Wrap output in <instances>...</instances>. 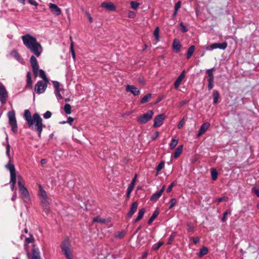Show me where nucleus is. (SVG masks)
I'll return each instance as SVG.
<instances>
[{
    "mask_svg": "<svg viewBox=\"0 0 259 259\" xmlns=\"http://www.w3.org/2000/svg\"><path fill=\"white\" fill-rule=\"evenodd\" d=\"M23 117L26 121L28 127L36 132L39 138L41 137L43 125L42 119L37 113H34L32 116L28 109L24 110Z\"/></svg>",
    "mask_w": 259,
    "mask_h": 259,
    "instance_id": "1",
    "label": "nucleus"
},
{
    "mask_svg": "<svg viewBox=\"0 0 259 259\" xmlns=\"http://www.w3.org/2000/svg\"><path fill=\"white\" fill-rule=\"evenodd\" d=\"M22 39L23 44L36 57H38L40 55L42 52V48L35 37L26 34L22 36Z\"/></svg>",
    "mask_w": 259,
    "mask_h": 259,
    "instance_id": "2",
    "label": "nucleus"
},
{
    "mask_svg": "<svg viewBox=\"0 0 259 259\" xmlns=\"http://www.w3.org/2000/svg\"><path fill=\"white\" fill-rule=\"evenodd\" d=\"M18 185L19 191L21 195V198L24 199V202L26 203L30 200V197L27 189L24 186L23 180L20 176H18Z\"/></svg>",
    "mask_w": 259,
    "mask_h": 259,
    "instance_id": "3",
    "label": "nucleus"
},
{
    "mask_svg": "<svg viewBox=\"0 0 259 259\" xmlns=\"http://www.w3.org/2000/svg\"><path fill=\"white\" fill-rule=\"evenodd\" d=\"M6 168L10 172V185L11 189L12 191L14 190L15 186L16 183V173L14 165L9 162L6 166Z\"/></svg>",
    "mask_w": 259,
    "mask_h": 259,
    "instance_id": "4",
    "label": "nucleus"
},
{
    "mask_svg": "<svg viewBox=\"0 0 259 259\" xmlns=\"http://www.w3.org/2000/svg\"><path fill=\"white\" fill-rule=\"evenodd\" d=\"M70 242L67 238L62 242L61 248L67 259H72V255L70 249Z\"/></svg>",
    "mask_w": 259,
    "mask_h": 259,
    "instance_id": "5",
    "label": "nucleus"
},
{
    "mask_svg": "<svg viewBox=\"0 0 259 259\" xmlns=\"http://www.w3.org/2000/svg\"><path fill=\"white\" fill-rule=\"evenodd\" d=\"M8 116L9 118V123L11 127L12 132L14 133H16L18 131V126L15 111L12 110L9 111L8 113Z\"/></svg>",
    "mask_w": 259,
    "mask_h": 259,
    "instance_id": "6",
    "label": "nucleus"
},
{
    "mask_svg": "<svg viewBox=\"0 0 259 259\" xmlns=\"http://www.w3.org/2000/svg\"><path fill=\"white\" fill-rule=\"evenodd\" d=\"M153 114V111L149 110L146 113L139 116L137 121L140 124H145L152 118Z\"/></svg>",
    "mask_w": 259,
    "mask_h": 259,
    "instance_id": "7",
    "label": "nucleus"
},
{
    "mask_svg": "<svg viewBox=\"0 0 259 259\" xmlns=\"http://www.w3.org/2000/svg\"><path fill=\"white\" fill-rule=\"evenodd\" d=\"M49 81L45 80H39L37 82L35 85L34 90L37 94H40L43 93L48 85Z\"/></svg>",
    "mask_w": 259,
    "mask_h": 259,
    "instance_id": "8",
    "label": "nucleus"
},
{
    "mask_svg": "<svg viewBox=\"0 0 259 259\" xmlns=\"http://www.w3.org/2000/svg\"><path fill=\"white\" fill-rule=\"evenodd\" d=\"M8 98V92L3 85L0 84V102L2 104L6 103Z\"/></svg>",
    "mask_w": 259,
    "mask_h": 259,
    "instance_id": "9",
    "label": "nucleus"
},
{
    "mask_svg": "<svg viewBox=\"0 0 259 259\" xmlns=\"http://www.w3.org/2000/svg\"><path fill=\"white\" fill-rule=\"evenodd\" d=\"M30 62L32 66V71L33 74L35 77L38 76V71L39 65L37 63V61L35 57L31 56L30 59Z\"/></svg>",
    "mask_w": 259,
    "mask_h": 259,
    "instance_id": "10",
    "label": "nucleus"
},
{
    "mask_svg": "<svg viewBox=\"0 0 259 259\" xmlns=\"http://www.w3.org/2000/svg\"><path fill=\"white\" fill-rule=\"evenodd\" d=\"M165 118V115L163 113L156 116L154 119V124L153 126L154 127L160 126L163 124Z\"/></svg>",
    "mask_w": 259,
    "mask_h": 259,
    "instance_id": "11",
    "label": "nucleus"
},
{
    "mask_svg": "<svg viewBox=\"0 0 259 259\" xmlns=\"http://www.w3.org/2000/svg\"><path fill=\"white\" fill-rule=\"evenodd\" d=\"M27 254L29 259H41L39 249L35 248L34 245H33L31 258L30 253L28 251H27Z\"/></svg>",
    "mask_w": 259,
    "mask_h": 259,
    "instance_id": "12",
    "label": "nucleus"
},
{
    "mask_svg": "<svg viewBox=\"0 0 259 259\" xmlns=\"http://www.w3.org/2000/svg\"><path fill=\"white\" fill-rule=\"evenodd\" d=\"M228 46L227 42L224 41L222 43H213L209 46V50H212L216 49H220L222 50H225L227 48Z\"/></svg>",
    "mask_w": 259,
    "mask_h": 259,
    "instance_id": "13",
    "label": "nucleus"
},
{
    "mask_svg": "<svg viewBox=\"0 0 259 259\" xmlns=\"http://www.w3.org/2000/svg\"><path fill=\"white\" fill-rule=\"evenodd\" d=\"M41 206L43 207L45 212L48 214L50 212V202L48 197L40 198Z\"/></svg>",
    "mask_w": 259,
    "mask_h": 259,
    "instance_id": "14",
    "label": "nucleus"
},
{
    "mask_svg": "<svg viewBox=\"0 0 259 259\" xmlns=\"http://www.w3.org/2000/svg\"><path fill=\"white\" fill-rule=\"evenodd\" d=\"M125 91L127 92L132 93L134 96H138L140 95V90L133 85L127 84L125 87Z\"/></svg>",
    "mask_w": 259,
    "mask_h": 259,
    "instance_id": "15",
    "label": "nucleus"
},
{
    "mask_svg": "<svg viewBox=\"0 0 259 259\" xmlns=\"http://www.w3.org/2000/svg\"><path fill=\"white\" fill-rule=\"evenodd\" d=\"M138 204L137 202H133L130 207V210L127 212L126 215V219H131L133 214L136 212L138 208Z\"/></svg>",
    "mask_w": 259,
    "mask_h": 259,
    "instance_id": "16",
    "label": "nucleus"
},
{
    "mask_svg": "<svg viewBox=\"0 0 259 259\" xmlns=\"http://www.w3.org/2000/svg\"><path fill=\"white\" fill-rule=\"evenodd\" d=\"M165 188V186L163 185L162 187V188L158 192L154 193L150 198V200L152 201H157L159 198L161 196L162 194L163 193L164 189Z\"/></svg>",
    "mask_w": 259,
    "mask_h": 259,
    "instance_id": "17",
    "label": "nucleus"
},
{
    "mask_svg": "<svg viewBox=\"0 0 259 259\" xmlns=\"http://www.w3.org/2000/svg\"><path fill=\"white\" fill-rule=\"evenodd\" d=\"M49 8L51 12L58 16L61 14V10L60 8L58 7V6L56 4L50 3L49 5Z\"/></svg>",
    "mask_w": 259,
    "mask_h": 259,
    "instance_id": "18",
    "label": "nucleus"
},
{
    "mask_svg": "<svg viewBox=\"0 0 259 259\" xmlns=\"http://www.w3.org/2000/svg\"><path fill=\"white\" fill-rule=\"evenodd\" d=\"M101 6L102 8H104L106 9V10L110 11H114L116 10L115 6L112 3H111V2H109V3L103 2L101 4Z\"/></svg>",
    "mask_w": 259,
    "mask_h": 259,
    "instance_id": "19",
    "label": "nucleus"
},
{
    "mask_svg": "<svg viewBox=\"0 0 259 259\" xmlns=\"http://www.w3.org/2000/svg\"><path fill=\"white\" fill-rule=\"evenodd\" d=\"M210 124L209 122H204L200 126L197 134V137H199L203 134L210 127Z\"/></svg>",
    "mask_w": 259,
    "mask_h": 259,
    "instance_id": "20",
    "label": "nucleus"
},
{
    "mask_svg": "<svg viewBox=\"0 0 259 259\" xmlns=\"http://www.w3.org/2000/svg\"><path fill=\"white\" fill-rule=\"evenodd\" d=\"M185 76V71L183 70L181 74L179 75V76L177 78L176 80L175 81L174 83V86L175 88L177 89L179 88L180 86L182 81L184 79V78Z\"/></svg>",
    "mask_w": 259,
    "mask_h": 259,
    "instance_id": "21",
    "label": "nucleus"
},
{
    "mask_svg": "<svg viewBox=\"0 0 259 259\" xmlns=\"http://www.w3.org/2000/svg\"><path fill=\"white\" fill-rule=\"evenodd\" d=\"M182 45L178 38H175L172 43V49L176 53H178L181 49Z\"/></svg>",
    "mask_w": 259,
    "mask_h": 259,
    "instance_id": "22",
    "label": "nucleus"
},
{
    "mask_svg": "<svg viewBox=\"0 0 259 259\" xmlns=\"http://www.w3.org/2000/svg\"><path fill=\"white\" fill-rule=\"evenodd\" d=\"M145 212V208L140 209L139 210L138 217H137V218H136L134 220L133 223H136L138 222H139L140 220H141L143 218Z\"/></svg>",
    "mask_w": 259,
    "mask_h": 259,
    "instance_id": "23",
    "label": "nucleus"
},
{
    "mask_svg": "<svg viewBox=\"0 0 259 259\" xmlns=\"http://www.w3.org/2000/svg\"><path fill=\"white\" fill-rule=\"evenodd\" d=\"M27 82L26 87L29 89L32 88V81L31 79V75L30 72H28L26 75Z\"/></svg>",
    "mask_w": 259,
    "mask_h": 259,
    "instance_id": "24",
    "label": "nucleus"
},
{
    "mask_svg": "<svg viewBox=\"0 0 259 259\" xmlns=\"http://www.w3.org/2000/svg\"><path fill=\"white\" fill-rule=\"evenodd\" d=\"M39 192H38V196L40 198H47L48 197L47 193L45 190L43 189V187L41 185H39Z\"/></svg>",
    "mask_w": 259,
    "mask_h": 259,
    "instance_id": "25",
    "label": "nucleus"
},
{
    "mask_svg": "<svg viewBox=\"0 0 259 259\" xmlns=\"http://www.w3.org/2000/svg\"><path fill=\"white\" fill-rule=\"evenodd\" d=\"M215 69L214 67L207 69L206 70V73L208 75V79L207 81L209 80H214V76H213V72L214 71Z\"/></svg>",
    "mask_w": 259,
    "mask_h": 259,
    "instance_id": "26",
    "label": "nucleus"
},
{
    "mask_svg": "<svg viewBox=\"0 0 259 259\" xmlns=\"http://www.w3.org/2000/svg\"><path fill=\"white\" fill-rule=\"evenodd\" d=\"M183 146L179 145L176 149L174 153V157L175 158H178L181 154L183 151Z\"/></svg>",
    "mask_w": 259,
    "mask_h": 259,
    "instance_id": "27",
    "label": "nucleus"
},
{
    "mask_svg": "<svg viewBox=\"0 0 259 259\" xmlns=\"http://www.w3.org/2000/svg\"><path fill=\"white\" fill-rule=\"evenodd\" d=\"M158 214H159V211L157 209L153 212L152 216L148 220V222H147L148 224L150 225L154 221V220L157 218Z\"/></svg>",
    "mask_w": 259,
    "mask_h": 259,
    "instance_id": "28",
    "label": "nucleus"
},
{
    "mask_svg": "<svg viewBox=\"0 0 259 259\" xmlns=\"http://www.w3.org/2000/svg\"><path fill=\"white\" fill-rule=\"evenodd\" d=\"M152 95L150 93H148L146 94L144 97H143L141 101H140V104H143L146 103H147L149 101L150 99L151 98Z\"/></svg>",
    "mask_w": 259,
    "mask_h": 259,
    "instance_id": "29",
    "label": "nucleus"
},
{
    "mask_svg": "<svg viewBox=\"0 0 259 259\" xmlns=\"http://www.w3.org/2000/svg\"><path fill=\"white\" fill-rule=\"evenodd\" d=\"M195 51V46L194 45L191 46L188 49L187 52V59H189L191 57Z\"/></svg>",
    "mask_w": 259,
    "mask_h": 259,
    "instance_id": "30",
    "label": "nucleus"
},
{
    "mask_svg": "<svg viewBox=\"0 0 259 259\" xmlns=\"http://www.w3.org/2000/svg\"><path fill=\"white\" fill-rule=\"evenodd\" d=\"M38 75L42 79V80L49 81L45 72L42 69H39L38 71Z\"/></svg>",
    "mask_w": 259,
    "mask_h": 259,
    "instance_id": "31",
    "label": "nucleus"
},
{
    "mask_svg": "<svg viewBox=\"0 0 259 259\" xmlns=\"http://www.w3.org/2000/svg\"><path fill=\"white\" fill-rule=\"evenodd\" d=\"M208 252V249L207 247L205 246L202 247L201 248H200V251L198 253V256L201 257L205 254H206Z\"/></svg>",
    "mask_w": 259,
    "mask_h": 259,
    "instance_id": "32",
    "label": "nucleus"
},
{
    "mask_svg": "<svg viewBox=\"0 0 259 259\" xmlns=\"http://www.w3.org/2000/svg\"><path fill=\"white\" fill-rule=\"evenodd\" d=\"M178 143V139L176 138H172L171 142L169 144V149L170 150L174 149L176 147Z\"/></svg>",
    "mask_w": 259,
    "mask_h": 259,
    "instance_id": "33",
    "label": "nucleus"
},
{
    "mask_svg": "<svg viewBox=\"0 0 259 259\" xmlns=\"http://www.w3.org/2000/svg\"><path fill=\"white\" fill-rule=\"evenodd\" d=\"M29 235H30L29 237H26L25 239V242H24L25 246H26L29 243H32L34 241V238L33 236V235L31 234H30Z\"/></svg>",
    "mask_w": 259,
    "mask_h": 259,
    "instance_id": "34",
    "label": "nucleus"
},
{
    "mask_svg": "<svg viewBox=\"0 0 259 259\" xmlns=\"http://www.w3.org/2000/svg\"><path fill=\"white\" fill-rule=\"evenodd\" d=\"M213 103L215 104L218 102V99L220 97V94L218 91H213Z\"/></svg>",
    "mask_w": 259,
    "mask_h": 259,
    "instance_id": "35",
    "label": "nucleus"
},
{
    "mask_svg": "<svg viewBox=\"0 0 259 259\" xmlns=\"http://www.w3.org/2000/svg\"><path fill=\"white\" fill-rule=\"evenodd\" d=\"M92 222L93 223L98 222V223H100L101 224H105L107 222L106 220L105 219H102V218H101L99 216H98V217H97L96 218H94L93 219V221Z\"/></svg>",
    "mask_w": 259,
    "mask_h": 259,
    "instance_id": "36",
    "label": "nucleus"
},
{
    "mask_svg": "<svg viewBox=\"0 0 259 259\" xmlns=\"http://www.w3.org/2000/svg\"><path fill=\"white\" fill-rule=\"evenodd\" d=\"M64 112L66 114H70L71 113V107L70 104H66L64 107Z\"/></svg>",
    "mask_w": 259,
    "mask_h": 259,
    "instance_id": "37",
    "label": "nucleus"
},
{
    "mask_svg": "<svg viewBox=\"0 0 259 259\" xmlns=\"http://www.w3.org/2000/svg\"><path fill=\"white\" fill-rule=\"evenodd\" d=\"M218 173L217 170L213 168L211 170V177L212 180L213 181H215L218 178Z\"/></svg>",
    "mask_w": 259,
    "mask_h": 259,
    "instance_id": "38",
    "label": "nucleus"
},
{
    "mask_svg": "<svg viewBox=\"0 0 259 259\" xmlns=\"http://www.w3.org/2000/svg\"><path fill=\"white\" fill-rule=\"evenodd\" d=\"M164 161H162L159 163V164L156 168V176L158 175L159 172L164 167Z\"/></svg>",
    "mask_w": 259,
    "mask_h": 259,
    "instance_id": "39",
    "label": "nucleus"
},
{
    "mask_svg": "<svg viewBox=\"0 0 259 259\" xmlns=\"http://www.w3.org/2000/svg\"><path fill=\"white\" fill-rule=\"evenodd\" d=\"M131 8L134 10H137L140 6V3L135 1H131L130 3Z\"/></svg>",
    "mask_w": 259,
    "mask_h": 259,
    "instance_id": "40",
    "label": "nucleus"
},
{
    "mask_svg": "<svg viewBox=\"0 0 259 259\" xmlns=\"http://www.w3.org/2000/svg\"><path fill=\"white\" fill-rule=\"evenodd\" d=\"M61 90V89L60 88V87L57 89H55V94L58 100H61L63 98L62 95L60 94Z\"/></svg>",
    "mask_w": 259,
    "mask_h": 259,
    "instance_id": "41",
    "label": "nucleus"
},
{
    "mask_svg": "<svg viewBox=\"0 0 259 259\" xmlns=\"http://www.w3.org/2000/svg\"><path fill=\"white\" fill-rule=\"evenodd\" d=\"M177 200L176 198H171L169 201V205L168 206V209H171L177 203Z\"/></svg>",
    "mask_w": 259,
    "mask_h": 259,
    "instance_id": "42",
    "label": "nucleus"
},
{
    "mask_svg": "<svg viewBox=\"0 0 259 259\" xmlns=\"http://www.w3.org/2000/svg\"><path fill=\"white\" fill-rule=\"evenodd\" d=\"M176 234H177L176 232H173L172 233H171V234L170 235V236L169 237V239H168V240L167 242L168 244H172V241H174L175 237H176Z\"/></svg>",
    "mask_w": 259,
    "mask_h": 259,
    "instance_id": "43",
    "label": "nucleus"
},
{
    "mask_svg": "<svg viewBox=\"0 0 259 259\" xmlns=\"http://www.w3.org/2000/svg\"><path fill=\"white\" fill-rule=\"evenodd\" d=\"M163 244V242L159 241L157 244L152 246V250H157Z\"/></svg>",
    "mask_w": 259,
    "mask_h": 259,
    "instance_id": "44",
    "label": "nucleus"
},
{
    "mask_svg": "<svg viewBox=\"0 0 259 259\" xmlns=\"http://www.w3.org/2000/svg\"><path fill=\"white\" fill-rule=\"evenodd\" d=\"M70 52L71 53V55L72 58L75 59V53L74 49V42H72L70 43Z\"/></svg>",
    "mask_w": 259,
    "mask_h": 259,
    "instance_id": "45",
    "label": "nucleus"
},
{
    "mask_svg": "<svg viewBox=\"0 0 259 259\" xmlns=\"http://www.w3.org/2000/svg\"><path fill=\"white\" fill-rule=\"evenodd\" d=\"M186 225L187 226V231L188 232L193 233L195 231L194 227L190 223H187Z\"/></svg>",
    "mask_w": 259,
    "mask_h": 259,
    "instance_id": "46",
    "label": "nucleus"
},
{
    "mask_svg": "<svg viewBox=\"0 0 259 259\" xmlns=\"http://www.w3.org/2000/svg\"><path fill=\"white\" fill-rule=\"evenodd\" d=\"M231 213V211L229 209L227 210L223 214V216L222 218V222H224L227 220V215L228 214H230Z\"/></svg>",
    "mask_w": 259,
    "mask_h": 259,
    "instance_id": "47",
    "label": "nucleus"
},
{
    "mask_svg": "<svg viewBox=\"0 0 259 259\" xmlns=\"http://www.w3.org/2000/svg\"><path fill=\"white\" fill-rule=\"evenodd\" d=\"M125 235V232L124 231H122L118 233L115 234V237L117 238L121 239L122 237H124V236Z\"/></svg>",
    "mask_w": 259,
    "mask_h": 259,
    "instance_id": "48",
    "label": "nucleus"
},
{
    "mask_svg": "<svg viewBox=\"0 0 259 259\" xmlns=\"http://www.w3.org/2000/svg\"><path fill=\"white\" fill-rule=\"evenodd\" d=\"M181 27V31L183 33L186 32L188 31V28L184 25V24L181 22L180 24Z\"/></svg>",
    "mask_w": 259,
    "mask_h": 259,
    "instance_id": "49",
    "label": "nucleus"
},
{
    "mask_svg": "<svg viewBox=\"0 0 259 259\" xmlns=\"http://www.w3.org/2000/svg\"><path fill=\"white\" fill-rule=\"evenodd\" d=\"M52 115V114L51 112L50 111H47L44 114L43 116L45 119H48L51 117Z\"/></svg>",
    "mask_w": 259,
    "mask_h": 259,
    "instance_id": "50",
    "label": "nucleus"
},
{
    "mask_svg": "<svg viewBox=\"0 0 259 259\" xmlns=\"http://www.w3.org/2000/svg\"><path fill=\"white\" fill-rule=\"evenodd\" d=\"M159 28L157 27L156 28V29H155V30L154 31V36L156 39H159Z\"/></svg>",
    "mask_w": 259,
    "mask_h": 259,
    "instance_id": "51",
    "label": "nucleus"
},
{
    "mask_svg": "<svg viewBox=\"0 0 259 259\" xmlns=\"http://www.w3.org/2000/svg\"><path fill=\"white\" fill-rule=\"evenodd\" d=\"M176 184V183L175 182H173L167 188L166 190V192L167 193H169L171 192L172 188L174 186H175Z\"/></svg>",
    "mask_w": 259,
    "mask_h": 259,
    "instance_id": "52",
    "label": "nucleus"
},
{
    "mask_svg": "<svg viewBox=\"0 0 259 259\" xmlns=\"http://www.w3.org/2000/svg\"><path fill=\"white\" fill-rule=\"evenodd\" d=\"M159 136V133L158 131H156L151 137V139L154 141Z\"/></svg>",
    "mask_w": 259,
    "mask_h": 259,
    "instance_id": "53",
    "label": "nucleus"
},
{
    "mask_svg": "<svg viewBox=\"0 0 259 259\" xmlns=\"http://www.w3.org/2000/svg\"><path fill=\"white\" fill-rule=\"evenodd\" d=\"M85 14L88 17L89 22L91 23H93V18L92 17V16H91L90 14L89 13V12L88 11H85Z\"/></svg>",
    "mask_w": 259,
    "mask_h": 259,
    "instance_id": "54",
    "label": "nucleus"
},
{
    "mask_svg": "<svg viewBox=\"0 0 259 259\" xmlns=\"http://www.w3.org/2000/svg\"><path fill=\"white\" fill-rule=\"evenodd\" d=\"M213 82H214V80H208V90H211L213 87Z\"/></svg>",
    "mask_w": 259,
    "mask_h": 259,
    "instance_id": "55",
    "label": "nucleus"
},
{
    "mask_svg": "<svg viewBox=\"0 0 259 259\" xmlns=\"http://www.w3.org/2000/svg\"><path fill=\"white\" fill-rule=\"evenodd\" d=\"M190 240H192L193 243H194V244H197L199 242V241H200V239L198 237H191L190 238Z\"/></svg>",
    "mask_w": 259,
    "mask_h": 259,
    "instance_id": "56",
    "label": "nucleus"
},
{
    "mask_svg": "<svg viewBox=\"0 0 259 259\" xmlns=\"http://www.w3.org/2000/svg\"><path fill=\"white\" fill-rule=\"evenodd\" d=\"M136 16V13L133 11H130L128 13V17L130 18H134Z\"/></svg>",
    "mask_w": 259,
    "mask_h": 259,
    "instance_id": "57",
    "label": "nucleus"
},
{
    "mask_svg": "<svg viewBox=\"0 0 259 259\" xmlns=\"http://www.w3.org/2000/svg\"><path fill=\"white\" fill-rule=\"evenodd\" d=\"M28 3L31 5L34 6L36 8L38 6V4L35 0H28Z\"/></svg>",
    "mask_w": 259,
    "mask_h": 259,
    "instance_id": "58",
    "label": "nucleus"
},
{
    "mask_svg": "<svg viewBox=\"0 0 259 259\" xmlns=\"http://www.w3.org/2000/svg\"><path fill=\"white\" fill-rule=\"evenodd\" d=\"M181 3L180 1H178L175 5V10L176 11L179 10V9L180 8Z\"/></svg>",
    "mask_w": 259,
    "mask_h": 259,
    "instance_id": "59",
    "label": "nucleus"
},
{
    "mask_svg": "<svg viewBox=\"0 0 259 259\" xmlns=\"http://www.w3.org/2000/svg\"><path fill=\"white\" fill-rule=\"evenodd\" d=\"M53 83L55 89H57L59 88L60 86V83L57 81H53Z\"/></svg>",
    "mask_w": 259,
    "mask_h": 259,
    "instance_id": "60",
    "label": "nucleus"
},
{
    "mask_svg": "<svg viewBox=\"0 0 259 259\" xmlns=\"http://www.w3.org/2000/svg\"><path fill=\"white\" fill-rule=\"evenodd\" d=\"M252 191L254 192L255 194L259 197V189L258 188H256L255 187H254L252 189Z\"/></svg>",
    "mask_w": 259,
    "mask_h": 259,
    "instance_id": "61",
    "label": "nucleus"
},
{
    "mask_svg": "<svg viewBox=\"0 0 259 259\" xmlns=\"http://www.w3.org/2000/svg\"><path fill=\"white\" fill-rule=\"evenodd\" d=\"M10 145L8 144L6 147V154L10 157Z\"/></svg>",
    "mask_w": 259,
    "mask_h": 259,
    "instance_id": "62",
    "label": "nucleus"
},
{
    "mask_svg": "<svg viewBox=\"0 0 259 259\" xmlns=\"http://www.w3.org/2000/svg\"><path fill=\"white\" fill-rule=\"evenodd\" d=\"M74 119L70 116V117H68L67 122V123H68L70 125H71L72 122L74 121Z\"/></svg>",
    "mask_w": 259,
    "mask_h": 259,
    "instance_id": "63",
    "label": "nucleus"
},
{
    "mask_svg": "<svg viewBox=\"0 0 259 259\" xmlns=\"http://www.w3.org/2000/svg\"><path fill=\"white\" fill-rule=\"evenodd\" d=\"M148 254V251H146L145 252H144L142 255V256H141V258L142 259H145L147 255Z\"/></svg>",
    "mask_w": 259,
    "mask_h": 259,
    "instance_id": "64",
    "label": "nucleus"
}]
</instances>
